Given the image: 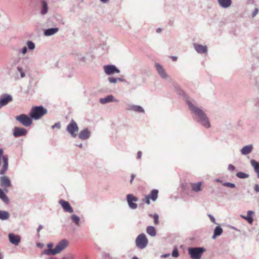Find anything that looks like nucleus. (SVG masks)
<instances>
[{
  "label": "nucleus",
  "mask_w": 259,
  "mask_h": 259,
  "mask_svg": "<svg viewBox=\"0 0 259 259\" xmlns=\"http://www.w3.org/2000/svg\"><path fill=\"white\" fill-rule=\"evenodd\" d=\"M60 126H61L60 124V123H59V122H58V123H55L54 125H53L52 126V128H56H56H60Z\"/></svg>",
  "instance_id": "obj_40"
},
{
  "label": "nucleus",
  "mask_w": 259,
  "mask_h": 259,
  "mask_svg": "<svg viewBox=\"0 0 259 259\" xmlns=\"http://www.w3.org/2000/svg\"><path fill=\"white\" fill-rule=\"evenodd\" d=\"M128 110H133L137 112L144 113V110L143 108L139 105H131L127 109Z\"/></svg>",
  "instance_id": "obj_20"
},
{
  "label": "nucleus",
  "mask_w": 259,
  "mask_h": 259,
  "mask_svg": "<svg viewBox=\"0 0 259 259\" xmlns=\"http://www.w3.org/2000/svg\"><path fill=\"white\" fill-rule=\"evenodd\" d=\"M202 182H201L192 183L190 184L192 191L195 192H198L202 190Z\"/></svg>",
  "instance_id": "obj_15"
},
{
  "label": "nucleus",
  "mask_w": 259,
  "mask_h": 259,
  "mask_svg": "<svg viewBox=\"0 0 259 259\" xmlns=\"http://www.w3.org/2000/svg\"><path fill=\"white\" fill-rule=\"evenodd\" d=\"M223 233V229L220 226H217L214 231L213 236H212V238L215 239V237L218 236H220Z\"/></svg>",
  "instance_id": "obj_29"
},
{
  "label": "nucleus",
  "mask_w": 259,
  "mask_h": 259,
  "mask_svg": "<svg viewBox=\"0 0 259 259\" xmlns=\"http://www.w3.org/2000/svg\"><path fill=\"white\" fill-rule=\"evenodd\" d=\"M62 259H69V258H68L67 257H63V258H62Z\"/></svg>",
  "instance_id": "obj_56"
},
{
  "label": "nucleus",
  "mask_w": 259,
  "mask_h": 259,
  "mask_svg": "<svg viewBox=\"0 0 259 259\" xmlns=\"http://www.w3.org/2000/svg\"><path fill=\"white\" fill-rule=\"evenodd\" d=\"M158 192L159 191L157 189L152 190L148 195L145 196L142 199V202L149 205L150 204V199L153 201H155L158 198Z\"/></svg>",
  "instance_id": "obj_5"
},
{
  "label": "nucleus",
  "mask_w": 259,
  "mask_h": 259,
  "mask_svg": "<svg viewBox=\"0 0 259 259\" xmlns=\"http://www.w3.org/2000/svg\"><path fill=\"white\" fill-rule=\"evenodd\" d=\"M258 9L257 8H255L254 10V11H253V13L252 14V16L253 17H254L258 13Z\"/></svg>",
  "instance_id": "obj_41"
},
{
  "label": "nucleus",
  "mask_w": 259,
  "mask_h": 259,
  "mask_svg": "<svg viewBox=\"0 0 259 259\" xmlns=\"http://www.w3.org/2000/svg\"><path fill=\"white\" fill-rule=\"evenodd\" d=\"M27 131L22 127H15L13 131V135L15 137L24 136L26 135Z\"/></svg>",
  "instance_id": "obj_12"
},
{
  "label": "nucleus",
  "mask_w": 259,
  "mask_h": 259,
  "mask_svg": "<svg viewBox=\"0 0 259 259\" xmlns=\"http://www.w3.org/2000/svg\"><path fill=\"white\" fill-rule=\"evenodd\" d=\"M223 185L225 187H230L232 188H234L235 187V185L234 184L229 182L224 183L223 184Z\"/></svg>",
  "instance_id": "obj_37"
},
{
  "label": "nucleus",
  "mask_w": 259,
  "mask_h": 259,
  "mask_svg": "<svg viewBox=\"0 0 259 259\" xmlns=\"http://www.w3.org/2000/svg\"><path fill=\"white\" fill-rule=\"evenodd\" d=\"M209 218H210L211 221L214 223H215V219L214 218V217L211 215H209Z\"/></svg>",
  "instance_id": "obj_46"
},
{
  "label": "nucleus",
  "mask_w": 259,
  "mask_h": 259,
  "mask_svg": "<svg viewBox=\"0 0 259 259\" xmlns=\"http://www.w3.org/2000/svg\"><path fill=\"white\" fill-rule=\"evenodd\" d=\"M127 201L129 206L131 208L136 209L137 207V204L135 203L138 201L137 197L134 196L132 194H128L127 195Z\"/></svg>",
  "instance_id": "obj_11"
},
{
  "label": "nucleus",
  "mask_w": 259,
  "mask_h": 259,
  "mask_svg": "<svg viewBox=\"0 0 259 259\" xmlns=\"http://www.w3.org/2000/svg\"><path fill=\"white\" fill-rule=\"evenodd\" d=\"M148 242V239L146 235L143 233L138 236L136 240V245L141 249L145 248L147 246Z\"/></svg>",
  "instance_id": "obj_6"
},
{
  "label": "nucleus",
  "mask_w": 259,
  "mask_h": 259,
  "mask_svg": "<svg viewBox=\"0 0 259 259\" xmlns=\"http://www.w3.org/2000/svg\"><path fill=\"white\" fill-rule=\"evenodd\" d=\"M132 259H138V258L135 256V257H133Z\"/></svg>",
  "instance_id": "obj_54"
},
{
  "label": "nucleus",
  "mask_w": 259,
  "mask_h": 259,
  "mask_svg": "<svg viewBox=\"0 0 259 259\" xmlns=\"http://www.w3.org/2000/svg\"><path fill=\"white\" fill-rule=\"evenodd\" d=\"M228 168L229 170L233 171L235 169V166L233 165L230 164L228 166Z\"/></svg>",
  "instance_id": "obj_43"
},
{
  "label": "nucleus",
  "mask_w": 259,
  "mask_h": 259,
  "mask_svg": "<svg viewBox=\"0 0 259 259\" xmlns=\"http://www.w3.org/2000/svg\"><path fill=\"white\" fill-rule=\"evenodd\" d=\"M256 172L257 173V177H258V178H259V170H258V171H256Z\"/></svg>",
  "instance_id": "obj_53"
},
{
  "label": "nucleus",
  "mask_w": 259,
  "mask_h": 259,
  "mask_svg": "<svg viewBox=\"0 0 259 259\" xmlns=\"http://www.w3.org/2000/svg\"><path fill=\"white\" fill-rule=\"evenodd\" d=\"M251 165L254 167L255 171H259V163L254 160H251Z\"/></svg>",
  "instance_id": "obj_31"
},
{
  "label": "nucleus",
  "mask_w": 259,
  "mask_h": 259,
  "mask_svg": "<svg viewBox=\"0 0 259 259\" xmlns=\"http://www.w3.org/2000/svg\"><path fill=\"white\" fill-rule=\"evenodd\" d=\"M10 217V214L5 210H0V219L2 220H8Z\"/></svg>",
  "instance_id": "obj_27"
},
{
  "label": "nucleus",
  "mask_w": 259,
  "mask_h": 259,
  "mask_svg": "<svg viewBox=\"0 0 259 259\" xmlns=\"http://www.w3.org/2000/svg\"><path fill=\"white\" fill-rule=\"evenodd\" d=\"M149 217L151 218H153L154 219V223L155 225H158L159 224V215L155 213L154 214H150Z\"/></svg>",
  "instance_id": "obj_30"
},
{
  "label": "nucleus",
  "mask_w": 259,
  "mask_h": 259,
  "mask_svg": "<svg viewBox=\"0 0 259 259\" xmlns=\"http://www.w3.org/2000/svg\"><path fill=\"white\" fill-rule=\"evenodd\" d=\"M0 185L2 187L4 188L6 193H8V188L12 186L9 178L6 176L0 177Z\"/></svg>",
  "instance_id": "obj_8"
},
{
  "label": "nucleus",
  "mask_w": 259,
  "mask_h": 259,
  "mask_svg": "<svg viewBox=\"0 0 259 259\" xmlns=\"http://www.w3.org/2000/svg\"><path fill=\"white\" fill-rule=\"evenodd\" d=\"M104 70L107 75H111L114 73H119L120 71L115 66L112 65H106L104 66Z\"/></svg>",
  "instance_id": "obj_10"
},
{
  "label": "nucleus",
  "mask_w": 259,
  "mask_h": 259,
  "mask_svg": "<svg viewBox=\"0 0 259 259\" xmlns=\"http://www.w3.org/2000/svg\"><path fill=\"white\" fill-rule=\"evenodd\" d=\"M168 256V254H165L164 255V257H166V256Z\"/></svg>",
  "instance_id": "obj_55"
},
{
  "label": "nucleus",
  "mask_w": 259,
  "mask_h": 259,
  "mask_svg": "<svg viewBox=\"0 0 259 259\" xmlns=\"http://www.w3.org/2000/svg\"><path fill=\"white\" fill-rule=\"evenodd\" d=\"M194 46L195 50L198 53L203 54L207 52V49L206 46H202L199 44H194Z\"/></svg>",
  "instance_id": "obj_16"
},
{
  "label": "nucleus",
  "mask_w": 259,
  "mask_h": 259,
  "mask_svg": "<svg viewBox=\"0 0 259 259\" xmlns=\"http://www.w3.org/2000/svg\"><path fill=\"white\" fill-rule=\"evenodd\" d=\"M68 245V241L66 239H63L56 245L55 248L52 249L54 244L50 243L47 245L48 249L44 250L43 253L49 255L57 254L65 249Z\"/></svg>",
  "instance_id": "obj_1"
},
{
  "label": "nucleus",
  "mask_w": 259,
  "mask_h": 259,
  "mask_svg": "<svg viewBox=\"0 0 259 259\" xmlns=\"http://www.w3.org/2000/svg\"><path fill=\"white\" fill-rule=\"evenodd\" d=\"M90 136V132L88 129H84L79 134L78 137L81 140H85Z\"/></svg>",
  "instance_id": "obj_18"
},
{
  "label": "nucleus",
  "mask_w": 259,
  "mask_h": 259,
  "mask_svg": "<svg viewBox=\"0 0 259 259\" xmlns=\"http://www.w3.org/2000/svg\"><path fill=\"white\" fill-rule=\"evenodd\" d=\"M72 220L76 225L79 226V222L80 221L79 218L76 215L73 214L71 216Z\"/></svg>",
  "instance_id": "obj_33"
},
{
  "label": "nucleus",
  "mask_w": 259,
  "mask_h": 259,
  "mask_svg": "<svg viewBox=\"0 0 259 259\" xmlns=\"http://www.w3.org/2000/svg\"><path fill=\"white\" fill-rule=\"evenodd\" d=\"M114 101V97L112 95L108 96L107 97L104 98H101L100 99V102L102 104H106L107 103L112 102Z\"/></svg>",
  "instance_id": "obj_23"
},
{
  "label": "nucleus",
  "mask_w": 259,
  "mask_h": 259,
  "mask_svg": "<svg viewBox=\"0 0 259 259\" xmlns=\"http://www.w3.org/2000/svg\"><path fill=\"white\" fill-rule=\"evenodd\" d=\"M179 254L178 251L177 249H175L172 251V256L173 257H177L179 256Z\"/></svg>",
  "instance_id": "obj_38"
},
{
  "label": "nucleus",
  "mask_w": 259,
  "mask_h": 259,
  "mask_svg": "<svg viewBox=\"0 0 259 259\" xmlns=\"http://www.w3.org/2000/svg\"><path fill=\"white\" fill-rule=\"evenodd\" d=\"M147 233L151 236H155L156 234V231L155 228L153 226H148L146 229Z\"/></svg>",
  "instance_id": "obj_25"
},
{
  "label": "nucleus",
  "mask_w": 259,
  "mask_h": 259,
  "mask_svg": "<svg viewBox=\"0 0 259 259\" xmlns=\"http://www.w3.org/2000/svg\"><path fill=\"white\" fill-rule=\"evenodd\" d=\"M9 238L10 242L15 245H18L20 242V237L19 235H15L13 233L9 234Z\"/></svg>",
  "instance_id": "obj_14"
},
{
  "label": "nucleus",
  "mask_w": 259,
  "mask_h": 259,
  "mask_svg": "<svg viewBox=\"0 0 259 259\" xmlns=\"http://www.w3.org/2000/svg\"><path fill=\"white\" fill-rule=\"evenodd\" d=\"M15 118L25 126H29L32 123L31 119L24 114L17 116Z\"/></svg>",
  "instance_id": "obj_7"
},
{
  "label": "nucleus",
  "mask_w": 259,
  "mask_h": 259,
  "mask_svg": "<svg viewBox=\"0 0 259 259\" xmlns=\"http://www.w3.org/2000/svg\"><path fill=\"white\" fill-rule=\"evenodd\" d=\"M205 249L201 247L189 248L188 252L192 259H200Z\"/></svg>",
  "instance_id": "obj_4"
},
{
  "label": "nucleus",
  "mask_w": 259,
  "mask_h": 259,
  "mask_svg": "<svg viewBox=\"0 0 259 259\" xmlns=\"http://www.w3.org/2000/svg\"><path fill=\"white\" fill-rule=\"evenodd\" d=\"M12 100V98L10 95H7L6 96L0 99V106L2 107L6 105L9 102Z\"/></svg>",
  "instance_id": "obj_19"
},
{
  "label": "nucleus",
  "mask_w": 259,
  "mask_h": 259,
  "mask_svg": "<svg viewBox=\"0 0 259 259\" xmlns=\"http://www.w3.org/2000/svg\"><path fill=\"white\" fill-rule=\"evenodd\" d=\"M58 28H53L48 29L45 31V34L46 36H50V35L55 34V33L58 32Z\"/></svg>",
  "instance_id": "obj_28"
},
{
  "label": "nucleus",
  "mask_w": 259,
  "mask_h": 259,
  "mask_svg": "<svg viewBox=\"0 0 259 259\" xmlns=\"http://www.w3.org/2000/svg\"><path fill=\"white\" fill-rule=\"evenodd\" d=\"M47 11H48L47 4V3L45 1H43V3H42V10L41 13L42 14H45L47 13Z\"/></svg>",
  "instance_id": "obj_34"
},
{
  "label": "nucleus",
  "mask_w": 259,
  "mask_h": 259,
  "mask_svg": "<svg viewBox=\"0 0 259 259\" xmlns=\"http://www.w3.org/2000/svg\"><path fill=\"white\" fill-rule=\"evenodd\" d=\"M27 46L30 50H33L35 48L34 44L31 41H28L27 42Z\"/></svg>",
  "instance_id": "obj_36"
},
{
  "label": "nucleus",
  "mask_w": 259,
  "mask_h": 259,
  "mask_svg": "<svg viewBox=\"0 0 259 259\" xmlns=\"http://www.w3.org/2000/svg\"><path fill=\"white\" fill-rule=\"evenodd\" d=\"M142 152L139 151L137 153V158L139 159L141 158L142 156Z\"/></svg>",
  "instance_id": "obj_47"
},
{
  "label": "nucleus",
  "mask_w": 259,
  "mask_h": 259,
  "mask_svg": "<svg viewBox=\"0 0 259 259\" xmlns=\"http://www.w3.org/2000/svg\"><path fill=\"white\" fill-rule=\"evenodd\" d=\"M253 213V212L251 210H249L247 212L246 217L241 216L243 218L246 220L249 224H251L253 222V219L251 215Z\"/></svg>",
  "instance_id": "obj_26"
},
{
  "label": "nucleus",
  "mask_w": 259,
  "mask_h": 259,
  "mask_svg": "<svg viewBox=\"0 0 259 259\" xmlns=\"http://www.w3.org/2000/svg\"><path fill=\"white\" fill-rule=\"evenodd\" d=\"M59 203L62 206L65 211L70 213L73 212V209L68 202L61 199L59 200Z\"/></svg>",
  "instance_id": "obj_13"
},
{
  "label": "nucleus",
  "mask_w": 259,
  "mask_h": 259,
  "mask_svg": "<svg viewBox=\"0 0 259 259\" xmlns=\"http://www.w3.org/2000/svg\"><path fill=\"white\" fill-rule=\"evenodd\" d=\"M160 31H161V29H160V28L157 29V30H156V31H157V32H160Z\"/></svg>",
  "instance_id": "obj_52"
},
{
  "label": "nucleus",
  "mask_w": 259,
  "mask_h": 259,
  "mask_svg": "<svg viewBox=\"0 0 259 259\" xmlns=\"http://www.w3.org/2000/svg\"><path fill=\"white\" fill-rule=\"evenodd\" d=\"M219 5L223 8H227L229 7L231 4V0H218Z\"/></svg>",
  "instance_id": "obj_21"
},
{
  "label": "nucleus",
  "mask_w": 259,
  "mask_h": 259,
  "mask_svg": "<svg viewBox=\"0 0 259 259\" xmlns=\"http://www.w3.org/2000/svg\"><path fill=\"white\" fill-rule=\"evenodd\" d=\"M47 109L42 106H35L32 108L30 112L29 115L31 118L35 120H38L42 116L47 114Z\"/></svg>",
  "instance_id": "obj_3"
},
{
  "label": "nucleus",
  "mask_w": 259,
  "mask_h": 259,
  "mask_svg": "<svg viewBox=\"0 0 259 259\" xmlns=\"http://www.w3.org/2000/svg\"><path fill=\"white\" fill-rule=\"evenodd\" d=\"M5 191L0 188V198L5 203H8L9 199L5 194Z\"/></svg>",
  "instance_id": "obj_24"
},
{
  "label": "nucleus",
  "mask_w": 259,
  "mask_h": 259,
  "mask_svg": "<svg viewBox=\"0 0 259 259\" xmlns=\"http://www.w3.org/2000/svg\"><path fill=\"white\" fill-rule=\"evenodd\" d=\"M171 58L172 61H176L177 60V57L172 56V57H171Z\"/></svg>",
  "instance_id": "obj_48"
},
{
  "label": "nucleus",
  "mask_w": 259,
  "mask_h": 259,
  "mask_svg": "<svg viewBox=\"0 0 259 259\" xmlns=\"http://www.w3.org/2000/svg\"><path fill=\"white\" fill-rule=\"evenodd\" d=\"M37 246L39 247H42V245L39 243V244H37Z\"/></svg>",
  "instance_id": "obj_51"
},
{
  "label": "nucleus",
  "mask_w": 259,
  "mask_h": 259,
  "mask_svg": "<svg viewBox=\"0 0 259 259\" xmlns=\"http://www.w3.org/2000/svg\"><path fill=\"white\" fill-rule=\"evenodd\" d=\"M42 228V226L39 225L37 229V231L39 232Z\"/></svg>",
  "instance_id": "obj_49"
},
{
  "label": "nucleus",
  "mask_w": 259,
  "mask_h": 259,
  "mask_svg": "<svg viewBox=\"0 0 259 259\" xmlns=\"http://www.w3.org/2000/svg\"><path fill=\"white\" fill-rule=\"evenodd\" d=\"M18 70L20 73L21 77H24L25 76V73L23 72L22 69L20 67H18Z\"/></svg>",
  "instance_id": "obj_39"
},
{
  "label": "nucleus",
  "mask_w": 259,
  "mask_h": 259,
  "mask_svg": "<svg viewBox=\"0 0 259 259\" xmlns=\"http://www.w3.org/2000/svg\"><path fill=\"white\" fill-rule=\"evenodd\" d=\"M109 81L110 83H116L117 80L122 81L123 80L120 78H116L113 77H110L108 78Z\"/></svg>",
  "instance_id": "obj_32"
},
{
  "label": "nucleus",
  "mask_w": 259,
  "mask_h": 259,
  "mask_svg": "<svg viewBox=\"0 0 259 259\" xmlns=\"http://www.w3.org/2000/svg\"><path fill=\"white\" fill-rule=\"evenodd\" d=\"M187 103L189 106L190 109L194 112L196 115L198 116L199 118V121L205 127H209V122L204 112L200 108L195 107L190 101H188Z\"/></svg>",
  "instance_id": "obj_2"
},
{
  "label": "nucleus",
  "mask_w": 259,
  "mask_h": 259,
  "mask_svg": "<svg viewBox=\"0 0 259 259\" xmlns=\"http://www.w3.org/2000/svg\"><path fill=\"white\" fill-rule=\"evenodd\" d=\"M67 130L70 134L72 137L75 138L77 136L76 133L78 131V127L76 123L72 120L68 125Z\"/></svg>",
  "instance_id": "obj_9"
},
{
  "label": "nucleus",
  "mask_w": 259,
  "mask_h": 259,
  "mask_svg": "<svg viewBox=\"0 0 259 259\" xmlns=\"http://www.w3.org/2000/svg\"><path fill=\"white\" fill-rule=\"evenodd\" d=\"M135 177V175L134 174H132L131 175V179L130 180V183L131 184H132L133 181Z\"/></svg>",
  "instance_id": "obj_45"
},
{
  "label": "nucleus",
  "mask_w": 259,
  "mask_h": 259,
  "mask_svg": "<svg viewBox=\"0 0 259 259\" xmlns=\"http://www.w3.org/2000/svg\"><path fill=\"white\" fill-rule=\"evenodd\" d=\"M236 176L237 177L241 179L247 178L248 177V175L245 174L243 172H239L237 174Z\"/></svg>",
  "instance_id": "obj_35"
},
{
  "label": "nucleus",
  "mask_w": 259,
  "mask_h": 259,
  "mask_svg": "<svg viewBox=\"0 0 259 259\" xmlns=\"http://www.w3.org/2000/svg\"><path fill=\"white\" fill-rule=\"evenodd\" d=\"M27 52V48L26 47H24L22 48L21 50V52L23 54H25Z\"/></svg>",
  "instance_id": "obj_44"
},
{
  "label": "nucleus",
  "mask_w": 259,
  "mask_h": 259,
  "mask_svg": "<svg viewBox=\"0 0 259 259\" xmlns=\"http://www.w3.org/2000/svg\"><path fill=\"white\" fill-rule=\"evenodd\" d=\"M103 3H106L109 0H100Z\"/></svg>",
  "instance_id": "obj_50"
},
{
  "label": "nucleus",
  "mask_w": 259,
  "mask_h": 259,
  "mask_svg": "<svg viewBox=\"0 0 259 259\" xmlns=\"http://www.w3.org/2000/svg\"><path fill=\"white\" fill-rule=\"evenodd\" d=\"M155 67L156 68V70L159 73V74L162 78H166L167 77V74L164 70V69L162 68V67L158 63H156L155 64Z\"/></svg>",
  "instance_id": "obj_17"
},
{
  "label": "nucleus",
  "mask_w": 259,
  "mask_h": 259,
  "mask_svg": "<svg viewBox=\"0 0 259 259\" xmlns=\"http://www.w3.org/2000/svg\"><path fill=\"white\" fill-rule=\"evenodd\" d=\"M254 189L256 192H259V185L258 184H255L254 187Z\"/></svg>",
  "instance_id": "obj_42"
},
{
  "label": "nucleus",
  "mask_w": 259,
  "mask_h": 259,
  "mask_svg": "<svg viewBox=\"0 0 259 259\" xmlns=\"http://www.w3.org/2000/svg\"><path fill=\"white\" fill-rule=\"evenodd\" d=\"M253 147L252 145H247L246 146H244L241 149V153L243 155H246L249 153H250L251 151L252 150Z\"/></svg>",
  "instance_id": "obj_22"
}]
</instances>
